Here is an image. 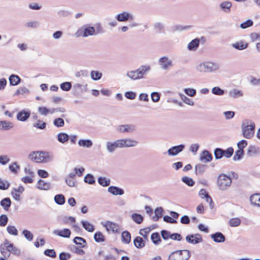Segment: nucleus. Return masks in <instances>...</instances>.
<instances>
[{
    "mask_svg": "<svg viewBox=\"0 0 260 260\" xmlns=\"http://www.w3.org/2000/svg\"><path fill=\"white\" fill-rule=\"evenodd\" d=\"M0 251L3 256L7 258L10 257L11 253L17 254L18 250L12 243L7 239H5L4 242L0 245Z\"/></svg>",
    "mask_w": 260,
    "mask_h": 260,
    "instance_id": "1",
    "label": "nucleus"
},
{
    "mask_svg": "<svg viewBox=\"0 0 260 260\" xmlns=\"http://www.w3.org/2000/svg\"><path fill=\"white\" fill-rule=\"evenodd\" d=\"M29 157L32 160L38 163H44L50 160V156L47 152H32L29 154Z\"/></svg>",
    "mask_w": 260,
    "mask_h": 260,
    "instance_id": "2",
    "label": "nucleus"
},
{
    "mask_svg": "<svg viewBox=\"0 0 260 260\" xmlns=\"http://www.w3.org/2000/svg\"><path fill=\"white\" fill-rule=\"evenodd\" d=\"M232 184V178L224 174H220L217 178V185L219 189L224 190L230 187Z\"/></svg>",
    "mask_w": 260,
    "mask_h": 260,
    "instance_id": "3",
    "label": "nucleus"
},
{
    "mask_svg": "<svg viewBox=\"0 0 260 260\" xmlns=\"http://www.w3.org/2000/svg\"><path fill=\"white\" fill-rule=\"evenodd\" d=\"M190 256V252L187 250H177L171 253L169 260H187Z\"/></svg>",
    "mask_w": 260,
    "mask_h": 260,
    "instance_id": "4",
    "label": "nucleus"
},
{
    "mask_svg": "<svg viewBox=\"0 0 260 260\" xmlns=\"http://www.w3.org/2000/svg\"><path fill=\"white\" fill-rule=\"evenodd\" d=\"M149 70V67L142 66L137 70L128 72L127 75L132 79L137 80L142 78L146 72Z\"/></svg>",
    "mask_w": 260,
    "mask_h": 260,
    "instance_id": "5",
    "label": "nucleus"
},
{
    "mask_svg": "<svg viewBox=\"0 0 260 260\" xmlns=\"http://www.w3.org/2000/svg\"><path fill=\"white\" fill-rule=\"evenodd\" d=\"M103 225L109 233L118 234L121 232L120 226L117 223L107 220L103 223Z\"/></svg>",
    "mask_w": 260,
    "mask_h": 260,
    "instance_id": "6",
    "label": "nucleus"
},
{
    "mask_svg": "<svg viewBox=\"0 0 260 260\" xmlns=\"http://www.w3.org/2000/svg\"><path fill=\"white\" fill-rule=\"evenodd\" d=\"M254 124L248 125L243 128V135L246 139H250L254 134Z\"/></svg>",
    "mask_w": 260,
    "mask_h": 260,
    "instance_id": "7",
    "label": "nucleus"
},
{
    "mask_svg": "<svg viewBox=\"0 0 260 260\" xmlns=\"http://www.w3.org/2000/svg\"><path fill=\"white\" fill-rule=\"evenodd\" d=\"M94 32V28L92 26H89L84 28L83 30H78L76 32V35L77 37H86L89 36L93 35Z\"/></svg>",
    "mask_w": 260,
    "mask_h": 260,
    "instance_id": "8",
    "label": "nucleus"
},
{
    "mask_svg": "<svg viewBox=\"0 0 260 260\" xmlns=\"http://www.w3.org/2000/svg\"><path fill=\"white\" fill-rule=\"evenodd\" d=\"M24 190V188L22 186H19L18 188H14L11 191V194L13 198L16 201L20 200V196Z\"/></svg>",
    "mask_w": 260,
    "mask_h": 260,
    "instance_id": "9",
    "label": "nucleus"
},
{
    "mask_svg": "<svg viewBox=\"0 0 260 260\" xmlns=\"http://www.w3.org/2000/svg\"><path fill=\"white\" fill-rule=\"evenodd\" d=\"M186 240L188 243L194 244L201 242L203 239L200 234H196L186 236Z\"/></svg>",
    "mask_w": 260,
    "mask_h": 260,
    "instance_id": "10",
    "label": "nucleus"
},
{
    "mask_svg": "<svg viewBox=\"0 0 260 260\" xmlns=\"http://www.w3.org/2000/svg\"><path fill=\"white\" fill-rule=\"evenodd\" d=\"M121 147H129L136 146L137 141L130 139H120Z\"/></svg>",
    "mask_w": 260,
    "mask_h": 260,
    "instance_id": "11",
    "label": "nucleus"
},
{
    "mask_svg": "<svg viewBox=\"0 0 260 260\" xmlns=\"http://www.w3.org/2000/svg\"><path fill=\"white\" fill-rule=\"evenodd\" d=\"M121 145L120 140H118L114 142H108L107 144V148L109 151L113 152L118 148H122Z\"/></svg>",
    "mask_w": 260,
    "mask_h": 260,
    "instance_id": "12",
    "label": "nucleus"
},
{
    "mask_svg": "<svg viewBox=\"0 0 260 260\" xmlns=\"http://www.w3.org/2000/svg\"><path fill=\"white\" fill-rule=\"evenodd\" d=\"M212 155L207 150L203 151L200 155V160L204 162H208L212 160Z\"/></svg>",
    "mask_w": 260,
    "mask_h": 260,
    "instance_id": "13",
    "label": "nucleus"
},
{
    "mask_svg": "<svg viewBox=\"0 0 260 260\" xmlns=\"http://www.w3.org/2000/svg\"><path fill=\"white\" fill-rule=\"evenodd\" d=\"M30 115V112L21 110L17 113V118L19 121H25L29 117Z\"/></svg>",
    "mask_w": 260,
    "mask_h": 260,
    "instance_id": "14",
    "label": "nucleus"
},
{
    "mask_svg": "<svg viewBox=\"0 0 260 260\" xmlns=\"http://www.w3.org/2000/svg\"><path fill=\"white\" fill-rule=\"evenodd\" d=\"M54 233L60 237L64 238H69L70 237L71 232L69 229H63L60 230H55Z\"/></svg>",
    "mask_w": 260,
    "mask_h": 260,
    "instance_id": "15",
    "label": "nucleus"
},
{
    "mask_svg": "<svg viewBox=\"0 0 260 260\" xmlns=\"http://www.w3.org/2000/svg\"><path fill=\"white\" fill-rule=\"evenodd\" d=\"M116 19L119 21H126L129 19H132L133 17L130 15L129 13L126 12H123L117 15L116 16Z\"/></svg>",
    "mask_w": 260,
    "mask_h": 260,
    "instance_id": "16",
    "label": "nucleus"
},
{
    "mask_svg": "<svg viewBox=\"0 0 260 260\" xmlns=\"http://www.w3.org/2000/svg\"><path fill=\"white\" fill-rule=\"evenodd\" d=\"M135 246L138 248L144 247L145 245V240L141 237L138 236L134 240Z\"/></svg>",
    "mask_w": 260,
    "mask_h": 260,
    "instance_id": "17",
    "label": "nucleus"
},
{
    "mask_svg": "<svg viewBox=\"0 0 260 260\" xmlns=\"http://www.w3.org/2000/svg\"><path fill=\"white\" fill-rule=\"evenodd\" d=\"M211 237L214 241L217 243L223 242L225 241L224 236L220 232H217L214 234H212Z\"/></svg>",
    "mask_w": 260,
    "mask_h": 260,
    "instance_id": "18",
    "label": "nucleus"
},
{
    "mask_svg": "<svg viewBox=\"0 0 260 260\" xmlns=\"http://www.w3.org/2000/svg\"><path fill=\"white\" fill-rule=\"evenodd\" d=\"M248 44L243 41L236 42L232 44V46L238 50H243L248 47Z\"/></svg>",
    "mask_w": 260,
    "mask_h": 260,
    "instance_id": "19",
    "label": "nucleus"
},
{
    "mask_svg": "<svg viewBox=\"0 0 260 260\" xmlns=\"http://www.w3.org/2000/svg\"><path fill=\"white\" fill-rule=\"evenodd\" d=\"M184 146L182 145L174 146L168 150V153L170 155H175L181 152Z\"/></svg>",
    "mask_w": 260,
    "mask_h": 260,
    "instance_id": "20",
    "label": "nucleus"
},
{
    "mask_svg": "<svg viewBox=\"0 0 260 260\" xmlns=\"http://www.w3.org/2000/svg\"><path fill=\"white\" fill-rule=\"evenodd\" d=\"M159 62L162 68L164 69H166L172 66V61L165 56L160 58Z\"/></svg>",
    "mask_w": 260,
    "mask_h": 260,
    "instance_id": "21",
    "label": "nucleus"
},
{
    "mask_svg": "<svg viewBox=\"0 0 260 260\" xmlns=\"http://www.w3.org/2000/svg\"><path fill=\"white\" fill-rule=\"evenodd\" d=\"M251 203L260 207V193H254L250 197Z\"/></svg>",
    "mask_w": 260,
    "mask_h": 260,
    "instance_id": "22",
    "label": "nucleus"
},
{
    "mask_svg": "<svg viewBox=\"0 0 260 260\" xmlns=\"http://www.w3.org/2000/svg\"><path fill=\"white\" fill-rule=\"evenodd\" d=\"M57 109H52L51 110L48 109L46 107H39L38 108V111L42 115H47L49 113L52 114L53 113L57 111Z\"/></svg>",
    "mask_w": 260,
    "mask_h": 260,
    "instance_id": "23",
    "label": "nucleus"
},
{
    "mask_svg": "<svg viewBox=\"0 0 260 260\" xmlns=\"http://www.w3.org/2000/svg\"><path fill=\"white\" fill-rule=\"evenodd\" d=\"M108 191L114 195H122L124 193L123 189L113 186H110Z\"/></svg>",
    "mask_w": 260,
    "mask_h": 260,
    "instance_id": "24",
    "label": "nucleus"
},
{
    "mask_svg": "<svg viewBox=\"0 0 260 260\" xmlns=\"http://www.w3.org/2000/svg\"><path fill=\"white\" fill-rule=\"evenodd\" d=\"M134 126L132 125H121L119 126L118 129L121 133H128L134 130Z\"/></svg>",
    "mask_w": 260,
    "mask_h": 260,
    "instance_id": "25",
    "label": "nucleus"
},
{
    "mask_svg": "<svg viewBox=\"0 0 260 260\" xmlns=\"http://www.w3.org/2000/svg\"><path fill=\"white\" fill-rule=\"evenodd\" d=\"M200 40L199 39H194L192 40L188 44L187 47L189 50H195L197 49L199 45Z\"/></svg>",
    "mask_w": 260,
    "mask_h": 260,
    "instance_id": "26",
    "label": "nucleus"
},
{
    "mask_svg": "<svg viewBox=\"0 0 260 260\" xmlns=\"http://www.w3.org/2000/svg\"><path fill=\"white\" fill-rule=\"evenodd\" d=\"M152 229L150 227H146L142 229H140L139 231V234L143 236V238L145 240H148V235L150 233Z\"/></svg>",
    "mask_w": 260,
    "mask_h": 260,
    "instance_id": "27",
    "label": "nucleus"
},
{
    "mask_svg": "<svg viewBox=\"0 0 260 260\" xmlns=\"http://www.w3.org/2000/svg\"><path fill=\"white\" fill-rule=\"evenodd\" d=\"M122 241L125 243L128 244L131 240V235L128 231H124L121 234Z\"/></svg>",
    "mask_w": 260,
    "mask_h": 260,
    "instance_id": "28",
    "label": "nucleus"
},
{
    "mask_svg": "<svg viewBox=\"0 0 260 260\" xmlns=\"http://www.w3.org/2000/svg\"><path fill=\"white\" fill-rule=\"evenodd\" d=\"M37 187L40 189L47 190L50 188V184L42 180H40L37 183Z\"/></svg>",
    "mask_w": 260,
    "mask_h": 260,
    "instance_id": "29",
    "label": "nucleus"
},
{
    "mask_svg": "<svg viewBox=\"0 0 260 260\" xmlns=\"http://www.w3.org/2000/svg\"><path fill=\"white\" fill-rule=\"evenodd\" d=\"M13 126V123L11 122L6 121H0V129L8 130L12 128Z\"/></svg>",
    "mask_w": 260,
    "mask_h": 260,
    "instance_id": "30",
    "label": "nucleus"
},
{
    "mask_svg": "<svg viewBox=\"0 0 260 260\" xmlns=\"http://www.w3.org/2000/svg\"><path fill=\"white\" fill-rule=\"evenodd\" d=\"M20 80V77L17 75H12L9 78L10 84L13 86L18 84Z\"/></svg>",
    "mask_w": 260,
    "mask_h": 260,
    "instance_id": "31",
    "label": "nucleus"
},
{
    "mask_svg": "<svg viewBox=\"0 0 260 260\" xmlns=\"http://www.w3.org/2000/svg\"><path fill=\"white\" fill-rule=\"evenodd\" d=\"M221 9L226 12H229L232 7V3L229 1L223 2L220 4Z\"/></svg>",
    "mask_w": 260,
    "mask_h": 260,
    "instance_id": "32",
    "label": "nucleus"
},
{
    "mask_svg": "<svg viewBox=\"0 0 260 260\" xmlns=\"http://www.w3.org/2000/svg\"><path fill=\"white\" fill-rule=\"evenodd\" d=\"M73 241L76 244L80 247H85L86 244V240L82 237H76Z\"/></svg>",
    "mask_w": 260,
    "mask_h": 260,
    "instance_id": "33",
    "label": "nucleus"
},
{
    "mask_svg": "<svg viewBox=\"0 0 260 260\" xmlns=\"http://www.w3.org/2000/svg\"><path fill=\"white\" fill-rule=\"evenodd\" d=\"M82 224L83 228L89 232H92L94 230V228L93 225L86 221H82Z\"/></svg>",
    "mask_w": 260,
    "mask_h": 260,
    "instance_id": "34",
    "label": "nucleus"
},
{
    "mask_svg": "<svg viewBox=\"0 0 260 260\" xmlns=\"http://www.w3.org/2000/svg\"><path fill=\"white\" fill-rule=\"evenodd\" d=\"M33 126L38 129H44L46 128V123L45 122L39 119L33 123Z\"/></svg>",
    "mask_w": 260,
    "mask_h": 260,
    "instance_id": "35",
    "label": "nucleus"
},
{
    "mask_svg": "<svg viewBox=\"0 0 260 260\" xmlns=\"http://www.w3.org/2000/svg\"><path fill=\"white\" fill-rule=\"evenodd\" d=\"M78 144L80 146L89 148L92 145V142L90 140H80Z\"/></svg>",
    "mask_w": 260,
    "mask_h": 260,
    "instance_id": "36",
    "label": "nucleus"
},
{
    "mask_svg": "<svg viewBox=\"0 0 260 260\" xmlns=\"http://www.w3.org/2000/svg\"><path fill=\"white\" fill-rule=\"evenodd\" d=\"M241 219L239 218H233L229 221V225L232 227H235L239 225L241 223Z\"/></svg>",
    "mask_w": 260,
    "mask_h": 260,
    "instance_id": "37",
    "label": "nucleus"
},
{
    "mask_svg": "<svg viewBox=\"0 0 260 260\" xmlns=\"http://www.w3.org/2000/svg\"><path fill=\"white\" fill-rule=\"evenodd\" d=\"M133 220L138 224L141 223L143 221V216L137 213H134L132 215Z\"/></svg>",
    "mask_w": 260,
    "mask_h": 260,
    "instance_id": "38",
    "label": "nucleus"
},
{
    "mask_svg": "<svg viewBox=\"0 0 260 260\" xmlns=\"http://www.w3.org/2000/svg\"><path fill=\"white\" fill-rule=\"evenodd\" d=\"M151 239L155 244H159L161 241L160 235L158 233H154L151 236Z\"/></svg>",
    "mask_w": 260,
    "mask_h": 260,
    "instance_id": "39",
    "label": "nucleus"
},
{
    "mask_svg": "<svg viewBox=\"0 0 260 260\" xmlns=\"http://www.w3.org/2000/svg\"><path fill=\"white\" fill-rule=\"evenodd\" d=\"M55 202L58 205H63L65 203V198L61 194H57L54 197Z\"/></svg>",
    "mask_w": 260,
    "mask_h": 260,
    "instance_id": "40",
    "label": "nucleus"
},
{
    "mask_svg": "<svg viewBox=\"0 0 260 260\" xmlns=\"http://www.w3.org/2000/svg\"><path fill=\"white\" fill-rule=\"evenodd\" d=\"M1 204L5 210H8L11 206V202L10 198H6L2 200Z\"/></svg>",
    "mask_w": 260,
    "mask_h": 260,
    "instance_id": "41",
    "label": "nucleus"
},
{
    "mask_svg": "<svg viewBox=\"0 0 260 260\" xmlns=\"http://www.w3.org/2000/svg\"><path fill=\"white\" fill-rule=\"evenodd\" d=\"M94 239L97 242H102L105 241V237L100 232H97L94 234Z\"/></svg>",
    "mask_w": 260,
    "mask_h": 260,
    "instance_id": "42",
    "label": "nucleus"
},
{
    "mask_svg": "<svg viewBox=\"0 0 260 260\" xmlns=\"http://www.w3.org/2000/svg\"><path fill=\"white\" fill-rule=\"evenodd\" d=\"M83 247H77V246H74L71 250L73 252L77 254H78V255H83L85 253V252L82 249V248H83Z\"/></svg>",
    "mask_w": 260,
    "mask_h": 260,
    "instance_id": "43",
    "label": "nucleus"
},
{
    "mask_svg": "<svg viewBox=\"0 0 260 260\" xmlns=\"http://www.w3.org/2000/svg\"><path fill=\"white\" fill-rule=\"evenodd\" d=\"M8 233L12 235L17 236L18 235V231L15 226L13 225H8L7 228Z\"/></svg>",
    "mask_w": 260,
    "mask_h": 260,
    "instance_id": "44",
    "label": "nucleus"
},
{
    "mask_svg": "<svg viewBox=\"0 0 260 260\" xmlns=\"http://www.w3.org/2000/svg\"><path fill=\"white\" fill-rule=\"evenodd\" d=\"M69 140V136L65 133H60L58 135V140L62 143Z\"/></svg>",
    "mask_w": 260,
    "mask_h": 260,
    "instance_id": "45",
    "label": "nucleus"
},
{
    "mask_svg": "<svg viewBox=\"0 0 260 260\" xmlns=\"http://www.w3.org/2000/svg\"><path fill=\"white\" fill-rule=\"evenodd\" d=\"M214 155L216 159H220L224 155L223 150L221 148H216L214 150Z\"/></svg>",
    "mask_w": 260,
    "mask_h": 260,
    "instance_id": "46",
    "label": "nucleus"
},
{
    "mask_svg": "<svg viewBox=\"0 0 260 260\" xmlns=\"http://www.w3.org/2000/svg\"><path fill=\"white\" fill-rule=\"evenodd\" d=\"M98 182L100 185L104 187L108 186L110 183V181L105 177H100Z\"/></svg>",
    "mask_w": 260,
    "mask_h": 260,
    "instance_id": "47",
    "label": "nucleus"
},
{
    "mask_svg": "<svg viewBox=\"0 0 260 260\" xmlns=\"http://www.w3.org/2000/svg\"><path fill=\"white\" fill-rule=\"evenodd\" d=\"M9 186L10 184L7 181L0 179V189L6 190L7 189Z\"/></svg>",
    "mask_w": 260,
    "mask_h": 260,
    "instance_id": "48",
    "label": "nucleus"
},
{
    "mask_svg": "<svg viewBox=\"0 0 260 260\" xmlns=\"http://www.w3.org/2000/svg\"><path fill=\"white\" fill-rule=\"evenodd\" d=\"M163 209L161 207L157 208L155 210V217H154L155 220H157L160 217H161L163 214Z\"/></svg>",
    "mask_w": 260,
    "mask_h": 260,
    "instance_id": "49",
    "label": "nucleus"
},
{
    "mask_svg": "<svg viewBox=\"0 0 260 260\" xmlns=\"http://www.w3.org/2000/svg\"><path fill=\"white\" fill-rule=\"evenodd\" d=\"M53 124L56 127H62L64 125V122L62 118H57L54 119Z\"/></svg>",
    "mask_w": 260,
    "mask_h": 260,
    "instance_id": "50",
    "label": "nucleus"
},
{
    "mask_svg": "<svg viewBox=\"0 0 260 260\" xmlns=\"http://www.w3.org/2000/svg\"><path fill=\"white\" fill-rule=\"evenodd\" d=\"M22 234L27 239L28 241H32L34 238L32 234L29 231L27 230H24L22 232Z\"/></svg>",
    "mask_w": 260,
    "mask_h": 260,
    "instance_id": "51",
    "label": "nucleus"
},
{
    "mask_svg": "<svg viewBox=\"0 0 260 260\" xmlns=\"http://www.w3.org/2000/svg\"><path fill=\"white\" fill-rule=\"evenodd\" d=\"M91 76L94 80H99L102 77V73L98 71H92L91 72Z\"/></svg>",
    "mask_w": 260,
    "mask_h": 260,
    "instance_id": "52",
    "label": "nucleus"
},
{
    "mask_svg": "<svg viewBox=\"0 0 260 260\" xmlns=\"http://www.w3.org/2000/svg\"><path fill=\"white\" fill-rule=\"evenodd\" d=\"M182 181L189 186H192L194 184L193 180L191 178L188 177H183Z\"/></svg>",
    "mask_w": 260,
    "mask_h": 260,
    "instance_id": "53",
    "label": "nucleus"
},
{
    "mask_svg": "<svg viewBox=\"0 0 260 260\" xmlns=\"http://www.w3.org/2000/svg\"><path fill=\"white\" fill-rule=\"evenodd\" d=\"M84 181L85 182L90 184H92L95 182L93 176L90 174H87L86 175V176L84 177Z\"/></svg>",
    "mask_w": 260,
    "mask_h": 260,
    "instance_id": "54",
    "label": "nucleus"
},
{
    "mask_svg": "<svg viewBox=\"0 0 260 260\" xmlns=\"http://www.w3.org/2000/svg\"><path fill=\"white\" fill-rule=\"evenodd\" d=\"M8 221V218L6 215H2L0 216V226H5L6 225Z\"/></svg>",
    "mask_w": 260,
    "mask_h": 260,
    "instance_id": "55",
    "label": "nucleus"
},
{
    "mask_svg": "<svg viewBox=\"0 0 260 260\" xmlns=\"http://www.w3.org/2000/svg\"><path fill=\"white\" fill-rule=\"evenodd\" d=\"M253 24V22L252 20H247L245 22L241 23L240 25V27L243 29H245L247 27L252 26Z\"/></svg>",
    "mask_w": 260,
    "mask_h": 260,
    "instance_id": "56",
    "label": "nucleus"
},
{
    "mask_svg": "<svg viewBox=\"0 0 260 260\" xmlns=\"http://www.w3.org/2000/svg\"><path fill=\"white\" fill-rule=\"evenodd\" d=\"M44 254L52 258H55L56 256V252L53 249H47L45 250Z\"/></svg>",
    "mask_w": 260,
    "mask_h": 260,
    "instance_id": "57",
    "label": "nucleus"
},
{
    "mask_svg": "<svg viewBox=\"0 0 260 260\" xmlns=\"http://www.w3.org/2000/svg\"><path fill=\"white\" fill-rule=\"evenodd\" d=\"M243 150L242 149H238L236 151L235 154L234 156V160H239L240 159L243 155Z\"/></svg>",
    "mask_w": 260,
    "mask_h": 260,
    "instance_id": "58",
    "label": "nucleus"
},
{
    "mask_svg": "<svg viewBox=\"0 0 260 260\" xmlns=\"http://www.w3.org/2000/svg\"><path fill=\"white\" fill-rule=\"evenodd\" d=\"M223 156L227 158H230L234 153V149L232 147H229L226 150H223Z\"/></svg>",
    "mask_w": 260,
    "mask_h": 260,
    "instance_id": "59",
    "label": "nucleus"
},
{
    "mask_svg": "<svg viewBox=\"0 0 260 260\" xmlns=\"http://www.w3.org/2000/svg\"><path fill=\"white\" fill-rule=\"evenodd\" d=\"M72 85L70 82H64L60 85V88L61 89L64 91H68L71 88Z\"/></svg>",
    "mask_w": 260,
    "mask_h": 260,
    "instance_id": "60",
    "label": "nucleus"
},
{
    "mask_svg": "<svg viewBox=\"0 0 260 260\" xmlns=\"http://www.w3.org/2000/svg\"><path fill=\"white\" fill-rule=\"evenodd\" d=\"M212 92L214 94L221 95L224 93V91L218 87H215L212 89Z\"/></svg>",
    "mask_w": 260,
    "mask_h": 260,
    "instance_id": "61",
    "label": "nucleus"
},
{
    "mask_svg": "<svg viewBox=\"0 0 260 260\" xmlns=\"http://www.w3.org/2000/svg\"><path fill=\"white\" fill-rule=\"evenodd\" d=\"M250 37L252 42H255L258 40H260V34L253 32L250 34Z\"/></svg>",
    "mask_w": 260,
    "mask_h": 260,
    "instance_id": "62",
    "label": "nucleus"
},
{
    "mask_svg": "<svg viewBox=\"0 0 260 260\" xmlns=\"http://www.w3.org/2000/svg\"><path fill=\"white\" fill-rule=\"evenodd\" d=\"M60 260H68L71 257V254L65 252H61L59 255Z\"/></svg>",
    "mask_w": 260,
    "mask_h": 260,
    "instance_id": "63",
    "label": "nucleus"
},
{
    "mask_svg": "<svg viewBox=\"0 0 260 260\" xmlns=\"http://www.w3.org/2000/svg\"><path fill=\"white\" fill-rule=\"evenodd\" d=\"M247 145V142L246 140H241L238 143V147L239 149L243 150Z\"/></svg>",
    "mask_w": 260,
    "mask_h": 260,
    "instance_id": "64",
    "label": "nucleus"
}]
</instances>
